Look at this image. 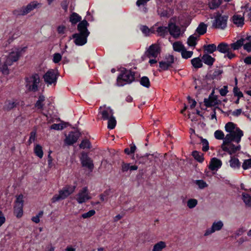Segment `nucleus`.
<instances>
[{
	"label": "nucleus",
	"instance_id": "1",
	"mask_svg": "<svg viewBox=\"0 0 251 251\" xmlns=\"http://www.w3.org/2000/svg\"><path fill=\"white\" fill-rule=\"evenodd\" d=\"M135 80V73L124 68L121 71L117 79V85L123 86L126 84H130Z\"/></svg>",
	"mask_w": 251,
	"mask_h": 251
},
{
	"label": "nucleus",
	"instance_id": "28",
	"mask_svg": "<svg viewBox=\"0 0 251 251\" xmlns=\"http://www.w3.org/2000/svg\"><path fill=\"white\" fill-rule=\"evenodd\" d=\"M207 27V25L206 24L201 22L197 27L196 32L198 33L199 35H202L206 32Z\"/></svg>",
	"mask_w": 251,
	"mask_h": 251
},
{
	"label": "nucleus",
	"instance_id": "44",
	"mask_svg": "<svg viewBox=\"0 0 251 251\" xmlns=\"http://www.w3.org/2000/svg\"><path fill=\"white\" fill-rule=\"evenodd\" d=\"M200 138L201 139V144L202 145V151L204 152L208 151L209 149L208 141L207 139H204L202 137H200Z\"/></svg>",
	"mask_w": 251,
	"mask_h": 251
},
{
	"label": "nucleus",
	"instance_id": "53",
	"mask_svg": "<svg viewBox=\"0 0 251 251\" xmlns=\"http://www.w3.org/2000/svg\"><path fill=\"white\" fill-rule=\"evenodd\" d=\"M214 136L216 139L218 140H223L224 139V133L221 130H217L214 132Z\"/></svg>",
	"mask_w": 251,
	"mask_h": 251
},
{
	"label": "nucleus",
	"instance_id": "38",
	"mask_svg": "<svg viewBox=\"0 0 251 251\" xmlns=\"http://www.w3.org/2000/svg\"><path fill=\"white\" fill-rule=\"evenodd\" d=\"M92 147L91 143L90 141L87 139H85L82 140L79 145V148L82 149H90Z\"/></svg>",
	"mask_w": 251,
	"mask_h": 251
},
{
	"label": "nucleus",
	"instance_id": "34",
	"mask_svg": "<svg viewBox=\"0 0 251 251\" xmlns=\"http://www.w3.org/2000/svg\"><path fill=\"white\" fill-rule=\"evenodd\" d=\"M173 50L177 52H182L184 50L185 47L181 42L176 41L173 44Z\"/></svg>",
	"mask_w": 251,
	"mask_h": 251
},
{
	"label": "nucleus",
	"instance_id": "14",
	"mask_svg": "<svg viewBox=\"0 0 251 251\" xmlns=\"http://www.w3.org/2000/svg\"><path fill=\"white\" fill-rule=\"evenodd\" d=\"M169 32L174 38H178L180 35V28L175 23L169 22L168 24Z\"/></svg>",
	"mask_w": 251,
	"mask_h": 251
},
{
	"label": "nucleus",
	"instance_id": "43",
	"mask_svg": "<svg viewBox=\"0 0 251 251\" xmlns=\"http://www.w3.org/2000/svg\"><path fill=\"white\" fill-rule=\"evenodd\" d=\"M108 120V125L107 127L108 129H114L116 125V120L115 117L113 116L110 117V118L107 120Z\"/></svg>",
	"mask_w": 251,
	"mask_h": 251
},
{
	"label": "nucleus",
	"instance_id": "2",
	"mask_svg": "<svg viewBox=\"0 0 251 251\" xmlns=\"http://www.w3.org/2000/svg\"><path fill=\"white\" fill-rule=\"evenodd\" d=\"M244 135L243 131L239 127H236L235 132L227 134L223 140L221 146L232 144V142L239 143L241 142V138Z\"/></svg>",
	"mask_w": 251,
	"mask_h": 251
},
{
	"label": "nucleus",
	"instance_id": "3",
	"mask_svg": "<svg viewBox=\"0 0 251 251\" xmlns=\"http://www.w3.org/2000/svg\"><path fill=\"white\" fill-rule=\"evenodd\" d=\"M75 185H67L59 191L58 194L54 195L51 199V201L54 203L60 200L66 199L75 191Z\"/></svg>",
	"mask_w": 251,
	"mask_h": 251
},
{
	"label": "nucleus",
	"instance_id": "24",
	"mask_svg": "<svg viewBox=\"0 0 251 251\" xmlns=\"http://www.w3.org/2000/svg\"><path fill=\"white\" fill-rule=\"evenodd\" d=\"M156 32L157 35L161 37H165L169 32V27L168 26H160L157 27Z\"/></svg>",
	"mask_w": 251,
	"mask_h": 251
},
{
	"label": "nucleus",
	"instance_id": "47",
	"mask_svg": "<svg viewBox=\"0 0 251 251\" xmlns=\"http://www.w3.org/2000/svg\"><path fill=\"white\" fill-rule=\"evenodd\" d=\"M159 66L161 70H159V72L161 71H167L171 67L167 62L164 61H161L159 62Z\"/></svg>",
	"mask_w": 251,
	"mask_h": 251
},
{
	"label": "nucleus",
	"instance_id": "60",
	"mask_svg": "<svg viewBox=\"0 0 251 251\" xmlns=\"http://www.w3.org/2000/svg\"><path fill=\"white\" fill-rule=\"evenodd\" d=\"M36 131L35 130L32 131L30 133L29 139L28 141L29 144H30L32 142L34 141L36 138Z\"/></svg>",
	"mask_w": 251,
	"mask_h": 251
},
{
	"label": "nucleus",
	"instance_id": "45",
	"mask_svg": "<svg viewBox=\"0 0 251 251\" xmlns=\"http://www.w3.org/2000/svg\"><path fill=\"white\" fill-rule=\"evenodd\" d=\"M197 37L194 35H190L187 39V44L190 47H195L197 45Z\"/></svg>",
	"mask_w": 251,
	"mask_h": 251
},
{
	"label": "nucleus",
	"instance_id": "19",
	"mask_svg": "<svg viewBox=\"0 0 251 251\" xmlns=\"http://www.w3.org/2000/svg\"><path fill=\"white\" fill-rule=\"evenodd\" d=\"M102 107H100V111L99 113L101 115V119L103 120H107L109 119L110 117L113 116V110L110 109V108H106L103 110H102Z\"/></svg>",
	"mask_w": 251,
	"mask_h": 251
},
{
	"label": "nucleus",
	"instance_id": "48",
	"mask_svg": "<svg viewBox=\"0 0 251 251\" xmlns=\"http://www.w3.org/2000/svg\"><path fill=\"white\" fill-rule=\"evenodd\" d=\"M9 57L13 61V62L17 61L20 56V53L17 52H11L8 55Z\"/></svg>",
	"mask_w": 251,
	"mask_h": 251
},
{
	"label": "nucleus",
	"instance_id": "63",
	"mask_svg": "<svg viewBox=\"0 0 251 251\" xmlns=\"http://www.w3.org/2000/svg\"><path fill=\"white\" fill-rule=\"evenodd\" d=\"M130 163L123 162L121 165V171L123 173L127 172L129 170Z\"/></svg>",
	"mask_w": 251,
	"mask_h": 251
},
{
	"label": "nucleus",
	"instance_id": "59",
	"mask_svg": "<svg viewBox=\"0 0 251 251\" xmlns=\"http://www.w3.org/2000/svg\"><path fill=\"white\" fill-rule=\"evenodd\" d=\"M221 3V1H216L215 0H212L209 4V7L211 9H215L219 7Z\"/></svg>",
	"mask_w": 251,
	"mask_h": 251
},
{
	"label": "nucleus",
	"instance_id": "35",
	"mask_svg": "<svg viewBox=\"0 0 251 251\" xmlns=\"http://www.w3.org/2000/svg\"><path fill=\"white\" fill-rule=\"evenodd\" d=\"M34 152L35 155L40 158H42L43 156V151L42 147L39 144L36 145L34 148Z\"/></svg>",
	"mask_w": 251,
	"mask_h": 251
},
{
	"label": "nucleus",
	"instance_id": "51",
	"mask_svg": "<svg viewBox=\"0 0 251 251\" xmlns=\"http://www.w3.org/2000/svg\"><path fill=\"white\" fill-rule=\"evenodd\" d=\"M66 127V126L64 124H53L51 125L50 129L54 130H62Z\"/></svg>",
	"mask_w": 251,
	"mask_h": 251
},
{
	"label": "nucleus",
	"instance_id": "41",
	"mask_svg": "<svg viewBox=\"0 0 251 251\" xmlns=\"http://www.w3.org/2000/svg\"><path fill=\"white\" fill-rule=\"evenodd\" d=\"M140 83L143 86L148 88H149L151 86L150 79L146 76H144L141 78Z\"/></svg>",
	"mask_w": 251,
	"mask_h": 251
},
{
	"label": "nucleus",
	"instance_id": "36",
	"mask_svg": "<svg viewBox=\"0 0 251 251\" xmlns=\"http://www.w3.org/2000/svg\"><path fill=\"white\" fill-rule=\"evenodd\" d=\"M166 247L165 242L159 241L154 245L152 251H162Z\"/></svg>",
	"mask_w": 251,
	"mask_h": 251
},
{
	"label": "nucleus",
	"instance_id": "37",
	"mask_svg": "<svg viewBox=\"0 0 251 251\" xmlns=\"http://www.w3.org/2000/svg\"><path fill=\"white\" fill-rule=\"evenodd\" d=\"M236 125L232 122H228L225 125V130L228 133H232L235 132L234 130L236 128Z\"/></svg>",
	"mask_w": 251,
	"mask_h": 251
},
{
	"label": "nucleus",
	"instance_id": "20",
	"mask_svg": "<svg viewBox=\"0 0 251 251\" xmlns=\"http://www.w3.org/2000/svg\"><path fill=\"white\" fill-rule=\"evenodd\" d=\"M229 50H230L229 44L225 42H221L217 46V50L225 54Z\"/></svg>",
	"mask_w": 251,
	"mask_h": 251
},
{
	"label": "nucleus",
	"instance_id": "18",
	"mask_svg": "<svg viewBox=\"0 0 251 251\" xmlns=\"http://www.w3.org/2000/svg\"><path fill=\"white\" fill-rule=\"evenodd\" d=\"M89 25V23L88 22L84 20L80 22V23L77 25V30L79 32V33H83L84 34H90V32L88 31L87 29V26Z\"/></svg>",
	"mask_w": 251,
	"mask_h": 251
},
{
	"label": "nucleus",
	"instance_id": "7",
	"mask_svg": "<svg viewBox=\"0 0 251 251\" xmlns=\"http://www.w3.org/2000/svg\"><path fill=\"white\" fill-rule=\"evenodd\" d=\"M39 5L41 6V3L38 2L37 1H33L28 4L26 6H23L21 8L14 10L13 11V14L17 16H24L37 8Z\"/></svg>",
	"mask_w": 251,
	"mask_h": 251
},
{
	"label": "nucleus",
	"instance_id": "61",
	"mask_svg": "<svg viewBox=\"0 0 251 251\" xmlns=\"http://www.w3.org/2000/svg\"><path fill=\"white\" fill-rule=\"evenodd\" d=\"M153 157L152 154H147L140 158V162L146 163L147 159L151 160Z\"/></svg>",
	"mask_w": 251,
	"mask_h": 251
},
{
	"label": "nucleus",
	"instance_id": "25",
	"mask_svg": "<svg viewBox=\"0 0 251 251\" xmlns=\"http://www.w3.org/2000/svg\"><path fill=\"white\" fill-rule=\"evenodd\" d=\"M20 104V101L18 100H16L14 101H11L10 100H7V103L4 106V110L9 111L13 109L14 108L16 107Z\"/></svg>",
	"mask_w": 251,
	"mask_h": 251
},
{
	"label": "nucleus",
	"instance_id": "12",
	"mask_svg": "<svg viewBox=\"0 0 251 251\" xmlns=\"http://www.w3.org/2000/svg\"><path fill=\"white\" fill-rule=\"evenodd\" d=\"M160 52L161 49L159 45L153 44L149 47L145 54L148 58H155L160 53Z\"/></svg>",
	"mask_w": 251,
	"mask_h": 251
},
{
	"label": "nucleus",
	"instance_id": "30",
	"mask_svg": "<svg viewBox=\"0 0 251 251\" xmlns=\"http://www.w3.org/2000/svg\"><path fill=\"white\" fill-rule=\"evenodd\" d=\"M233 22L238 26H242L244 25V18L238 15H235L232 17Z\"/></svg>",
	"mask_w": 251,
	"mask_h": 251
},
{
	"label": "nucleus",
	"instance_id": "10",
	"mask_svg": "<svg viewBox=\"0 0 251 251\" xmlns=\"http://www.w3.org/2000/svg\"><path fill=\"white\" fill-rule=\"evenodd\" d=\"M65 136L66 138L64 141L65 144L67 146H72L77 141L80 133L78 131H71Z\"/></svg>",
	"mask_w": 251,
	"mask_h": 251
},
{
	"label": "nucleus",
	"instance_id": "54",
	"mask_svg": "<svg viewBox=\"0 0 251 251\" xmlns=\"http://www.w3.org/2000/svg\"><path fill=\"white\" fill-rule=\"evenodd\" d=\"M165 59L166 60L165 61L169 64V65L172 67V64H173L175 62V57L174 55L170 54L166 55L165 57Z\"/></svg>",
	"mask_w": 251,
	"mask_h": 251
},
{
	"label": "nucleus",
	"instance_id": "58",
	"mask_svg": "<svg viewBox=\"0 0 251 251\" xmlns=\"http://www.w3.org/2000/svg\"><path fill=\"white\" fill-rule=\"evenodd\" d=\"M196 184L199 186V187L202 189L207 186V184L202 179L201 180H197L196 181Z\"/></svg>",
	"mask_w": 251,
	"mask_h": 251
},
{
	"label": "nucleus",
	"instance_id": "33",
	"mask_svg": "<svg viewBox=\"0 0 251 251\" xmlns=\"http://www.w3.org/2000/svg\"><path fill=\"white\" fill-rule=\"evenodd\" d=\"M191 62L192 66L196 69L201 68L203 66L202 61L199 57L192 59Z\"/></svg>",
	"mask_w": 251,
	"mask_h": 251
},
{
	"label": "nucleus",
	"instance_id": "13",
	"mask_svg": "<svg viewBox=\"0 0 251 251\" xmlns=\"http://www.w3.org/2000/svg\"><path fill=\"white\" fill-rule=\"evenodd\" d=\"M89 35L88 34H84L83 33H75L72 35L74 40V43L77 46H83L85 45L87 41V37Z\"/></svg>",
	"mask_w": 251,
	"mask_h": 251
},
{
	"label": "nucleus",
	"instance_id": "55",
	"mask_svg": "<svg viewBox=\"0 0 251 251\" xmlns=\"http://www.w3.org/2000/svg\"><path fill=\"white\" fill-rule=\"evenodd\" d=\"M242 167L244 170L251 168V158L244 160Z\"/></svg>",
	"mask_w": 251,
	"mask_h": 251
},
{
	"label": "nucleus",
	"instance_id": "52",
	"mask_svg": "<svg viewBox=\"0 0 251 251\" xmlns=\"http://www.w3.org/2000/svg\"><path fill=\"white\" fill-rule=\"evenodd\" d=\"M24 196L21 194L16 197V199L15 201V205L19 204L20 205H24Z\"/></svg>",
	"mask_w": 251,
	"mask_h": 251
},
{
	"label": "nucleus",
	"instance_id": "21",
	"mask_svg": "<svg viewBox=\"0 0 251 251\" xmlns=\"http://www.w3.org/2000/svg\"><path fill=\"white\" fill-rule=\"evenodd\" d=\"M201 58L203 63L209 66H212L215 61V58L207 53L203 54Z\"/></svg>",
	"mask_w": 251,
	"mask_h": 251
},
{
	"label": "nucleus",
	"instance_id": "9",
	"mask_svg": "<svg viewBox=\"0 0 251 251\" xmlns=\"http://www.w3.org/2000/svg\"><path fill=\"white\" fill-rule=\"evenodd\" d=\"M224 73L222 67H217L214 69L212 74L208 73L205 75V79L207 80H220L222 78V74Z\"/></svg>",
	"mask_w": 251,
	"mask_h": 251
},
{
	"label": "nucleus",
	"instance_id": "22",
	"mask_svg": "<svg viewBox=\"0 0 251 251\" xmlns=\"http://www.w3.org/2000/svg\"><path fill=\"white\" fill-rule=\"evenodd\" d=\"M221 148L223 151L227 152L231 155L235 154L237 152L235 150V145L233 143L228 145L221 146Z\"/></svg>",
	"mask_w": 251,
	"mask_h": 251
},
{
	"label": "nucleus",
	"instance_id": "23",
	"mask_svg": "<svg viewBox=\"0 0 251 251\" xmlns=\"http://www.w3.org/2000/svg\"><path fill=\"white\" fill-rule=\"evenodd\" d=\"M229 162L230 167L233 169H239L241 166V162L239 160L233 156H230Z\"/></svg>",
	"mask_w": 251,
	"mask_h": 251
},
{
	"label": "nucleus",
	"instance_id": "57",
	"mask_svg": "<svg viewBox=\"0 0 251 251\" xmlns=\"http://www.w3.org/2000/svg\"><path fill=\"white\" fill-rule=\"evenodd\" d=\"M95 213H96L95 211L94 210L92 209V210H89L88 212H87L86 213H84L82 214L81 215V217L83 219H87V218H90L91 217L93 216V215H94L95 214Z\"/></svg>",
	"mask_w": 251,
	"mask_h": 251
},
{
	"label": "nucleus",
	"instance_id": "6",
	"mask_svg": "<svg viewBox=\"0 0 251 251\" xmlns=\"http://www.w3.org/2000/svg\"><path fill=\"white\" fill-rule=\"evenodd\" d=\"M25 87L29 91L36 92L38 90V84L40 82V77L38 74H33L30 77L25 78Z\"/></svg>",
	"mask_w": 251,
	"mask_h": 251
},
{
	"label": "nucleus",
	"instance_id": "11",
	"mask_svg": "<svg viewBox=\"0 0 251 251\" xmlns=\"http://www.w3.org/2000/svg\"><path fill=\"white\" fill-rule=\"evenodd\" d=\"M91 197L89 195L87 187H84L81 189L76 195V201L79 204L83 203L90 200Z\"/></svg>",
	"mask_w": 251,
	"mask_h": 251
},
{
	"label": "nucleus",
	"instance_id": "64",
	"mask_svg": "<svg viewBox=\"0 0 251 251\" xmlns=\"http://www.w3.org/2000/svg\"><path fill=\"white\" fill-rule=\"evenodd\" d=\"M220 94L222 96H225L228 93V87L227 85H225L220 90Z\"/></svg>",
	"mask_w": 251,
	"mask_h": 251
},
{
	"label": "nucleus",
	"instance_id": "29",
	"mask_svg": "<svg viewBox=\"0 0 251 251\" xmlns=\"http://www.w3.org/2000/svg\"><path fill=\"white\" fill-rule=\"evenodd\" d=\"M204 51L208 53H213L214 51L217 50V47L215 44H211L208 45H204L203 46Z\"/></svg>",
	"mask_w": 251,
	"mask_h": 251
},
{
	"label": "nucleus",
	"instance_id": "56",
	"mask_svg": "<svg viewBox=\"0 0 251 251\" xmlns=\"http://www.w3.org/2000/svg\"><path fill=\"white\" fill-rule=\"evenodd\" d=\"M233 92L234 96L237 97L238 98L240 99L243 97V93L240 91L239 89L238 88L237 86H235L233 88Z\"/></svg>",
	"mask_w": 251,
	"mask_h": 251
},
{
	"label": "nucleus",
	"instance_id": "31",
	"mask_svg": "<svg viewBox=\"0 0 251 251\" xmlns=\"http://www.w3.org/2000/svg\"><path fill=\"white\" fill-rule=\"evenodd\" d=\"M45 100V97L42 95L39 96L38 100L35 104V106L38 109H43L44 104V101Z\"/></svg>",
	"mask_w": 251,
	"mask_h": 251
},
{
	"label": "nucleus",
	"instance_id": "5",
	"mask_svg": "<svg viewBox=\"0 0 251 251\" xmlns=\"http://www.w3.org/2000/svg\"><path fill=\"white\" fill-rule=\"evenodd\" d=\"M59 73L57 70L54 69H49L43 76L45 83L48 86L53 85L55 86Z\"/></svg>",
	"mask_w": 251,
	"mask_h": 251
},
{
	"label": "nucleus",
	"instance_id": "27",
	"mask_svg": "<svg viewBox=\"0 0 251 251\" xmlns=\"http://www.w3.org/2000/svg\"><path fill=\"white\" fill-rule=\"evenodd\" d=\"M245 39L243 38L238 40L236 42L229 44L230 50H237L241 48L243 45Z\"/></svg>",
	"mask_w": 251,
	"mask_h": 251
},
{
	"label": "nucleus",
	"instance_id": "17",
	"mask_svg": "<svg viewBox=\"0 0 251 251\" xmlns=\"http://www.w3.org/2000/svg\"><path fill=\"white\" fill-rule=\"evenodd\" d=\"M217 97L214 95V91H213L209 96L208 99H204V105L207 107H211L217 104Z\"/></svg>",
	"mask_w": 251,
	"mask_h": 251
},
{
	"label": "nucleus",
	"instance_id": "26",
	"mask_svg": "<svg viewBox=\"0 0 251 251\" xmlns=\"http://www.w3.org/2000/svg\"><path fill=\"white\" fill-rule=\"evenodd\" d=\"M23 207L24 205H20L19 204L15 205L13 208L14 214L18 218H21L23 215Z\"/></svg>",
	"mask_w": 251,
	"mask_h": 251
},
{
	"label": "nucleus",
	"instance_id": "49",
	"mask_svg": "<svg viewBox=\"0 0 251 251\" xmlns=\"http://www.w3.org/2000/svg\"><path fill=\"white\" fill-rule=\"evenodd\" d=\"M182 57L184 59H188L192 57L193 54V51H188L185 48L181 53Z\"/></svg>",
	"mask_w": 251,
	"mask_h": 251
},
{
	"label": "nucleus",
	"instance_id": "15",
	"mask_svg": "<svg viewBox=\"0 0 251 251\" xmlns=\"http://www.w3.org/2000/svg\"><path fill=\"white\" fill-rule=\"evenodd\" d=\"M224 226V224L221 221L215 222L213 223L211 228L207 229L205 233L204 236H208L211 233L221 230Z\"/></svg>",
	"mask_w": 251,
	"mask_h": 251
},
{
	"label": "nucleus",
	"instance_id": "39",
	"mask_svg": "<svg viewBox=\"0 0 251 251\" xmlns=\"http://www.w3.org/2000/svg\"><path fill=\"white\" fill-rule=\"evenodd\" d=\"M192 155L193 157L200 163H202L204 161V158L202 156V154L198 151H193Z\"/></svg>",
	"mask_w": 251,
	"mask_h": 251
},
{
	"label": "nucleus",
	"instance_id": "8",
	"mask_svg": "<svg viewBox=\"0 0 251 251\" xmlns=\"http://www.w3.org/2000/svg\"><path fill=\"white\" fill-rule=\"evenodd\" d=\"M79 159L82 167L88 169L90 172L93 171L94 168L93 160L89 156L87 152H81Z\"/></svg>",
	"mask_w": 251,
	"mask_h": 251
},
{
	"label": "nucleus",
	"instance_id": "40",
	"mask_svg": "<svg viewBox=\"0 0 251 251\" xmlns=\"http://www.w3.org/2000/svg\"><path fill=\"white\" fill-rule=\"evenodd\" d=\"M242 200L247 206L251 207V196L249 194L243 193Z\"/></svg>",
	"mask_w": 251,
	"mask_h": 251
},
{
	"label": "nucleus",
	"instance_id": "50",
	"mask_svg": "<svg viewBox=\"0 0 251 251\" xmlns=\"http://www.w3.org/2000/svg\"><path fill=\"white\" fill-rule=\"evenodd\" d=\"M197 204L198 201L195 199H190L188 200L187 202V206L190 209L194 208Z\"/></svg>",
	"mask_w": 251,
	"mask_h": 251
},
{
	"label": "nucleus",
	"instance_id": "46",
	"mask_svg": "<svg viewBox=\"0 0 251 251\" xmlns=\"http://www.w3.org/2000/svg\"><path fill=\"white\" fill-rule=\"evenodd\" d=\"M158 14L161 17H166L169 18L170 17V11L168 10L167 8L166 9H160L158 10Z\"/></svg>",
	"mask_w": 251,
	"mask_h": 251
},
{
	"label": "nucleus",
	"instance_id": "32",
	"mask_svg": "<svg viewBox=\"0 0 251 251\" xmlns=\"http://www.w3.org/2000/svg\"><path fill=\"white\" fill-rule=\"evenodd\" d=\"M81 17L76 13H73L70 17V21L73 25L76 24L77 23L80 22Z\"/></svg>",
	"mask_w": 251,
	"mask_h": 251
},
{
	"label": "nucleus",
	"instance_id": "16",
	"mask_svg": "<svg viewBox=\"0 0 251 251\" xmlns=\"http://www.w3.org/2000/svg\"><path fill=\"white\" fill-rule=\"evenodd\" d=\"M222 162L216 157L212 158L209 163V169L211 171H217L221 167Z\"/></svg>",
	"mask_w": 251,
	"mask_h": 251
},
{
	"label": "nucleus",
	"instance_id": "4",
	"mask_svg": "<svg viewBox=\"0 0 251 251\" xmlns=\"http://www.w3.org/2000/svg\"><path fill=\"white\" fill-rule=\"evenodd\" d=\"M228 19V16L222 15L219 12H217L214 16V19L212 21V27L224 30L227 26Z\"/></svg>",
	"mask_w": 251,
	"mask_h": 251
},
{
	"label": "nucleus",
	"instance_id": "62",
	"mask_svg": "<svg viewBox=\"0 0 251 251\" xmlns=\"http://www.w3.org/2000/svg\"><path fill=\"white\" fill-rule=\"evenodd\" d=\"M62 59L61 55L59 53H55L53 55V61L55 63H59Z\"/></svg>",
	"mask_w": 251,
	"mask_h": 251
},
{
	"label": "nucleus",
	"instance_id": "42",
	"mask_svg": "<svg viewBox=\"0 0 251 251\" xmlns=\"http://www.w3.org/2000/svg\"><path fill=\"white\" fill-rule=\"evenodd\" d=\"M140 30L146 36H149L151 33H155V31L152 30V28H149L147 25H142Z\"/></svg>",
	"mask_w": 251,
	"mask_h": 251
}]
</instances>
